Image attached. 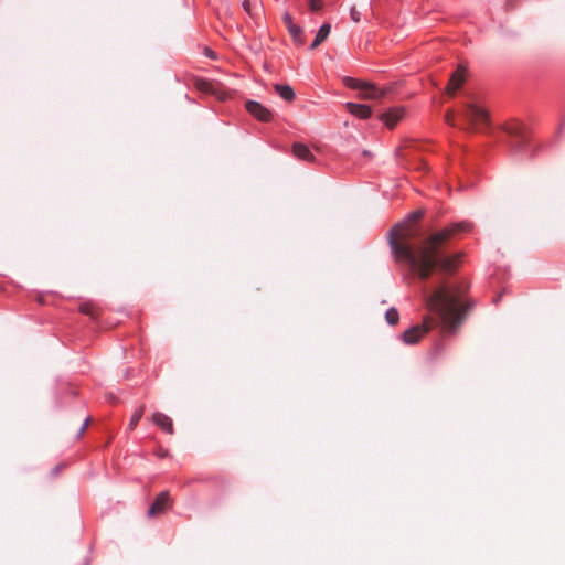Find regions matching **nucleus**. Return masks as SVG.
Wrapping results in <instances>:
<instances>
[{
    "mask_svg": "<svg viewBox=\"0 0 565 565\" xmlns=\"http://www.w3.org/2000/svg\"><path fill=\"white\" fill-rule=\"evenodd\" d=\"M170 505V494L168 491L160 492L154 502L148 510V516H154L161 514L166 511V509Z\"/></svg>",
    "mask_w": 565,
    "mask_h": 565,
    "instance_id": "10",
    "label": "nucleus"
},
{
    "mask_svg": "<svg viewBox=\"0 0 565 565\" xmlns=\"http://www.w3.org/2000/svg\"><path fill=\"white\" fill-rule=\"evenodd\" d=\"M406 109L403 106H394L380 115V120L388 129H394L398 121L405 116Z\"/></svg>",
    "mask_w": 565,
    "mask_h": 565,
    "instance_id": "9",
    "label": "nucleus"
},
{
    "mask_svg": "<svg viewBox=\"0 0 565 565\" xmlns=\"http://www.w3.org/2000/svg\"><path fill=\"white\" fill-rule=\"evenodd\" d=\"M143 413H145V406H140L139 408H137L135 411V413L132 414L131 419H130V422L128 424V429L129 430H132V429H135L137 427V425H138L139 420L141 419Z\"/></svg>",
    "mask_w": 565,
    "mask_h": 565,
    "instance_id": "19",
    "label": "nucleus"
},
{
    "mask_svg": "<svg viewBox=\"0 0 565 565\" xmlns=\"http://www.w3.org/2000/svg\"><path fill=\"white\" fill-rule=\"evenodd\" d=\"M468 68L459 64L457 68L450 75V78L446 86V94L448 96H455V94L463 86L467 81Z\"/></svg>",
    "mask_w": 565,
    "mask_h": 565,
    "instance_id": "7",
    "label": "nucleus"
},
{
    "mask_svg": "<svg viewBox=\"0 0 565 565\" xmlns=\"http://www.w3.org/2000/svg\"><path fill=\"white\" fill-rule=\"evenodd\" d=\"M282 21H284V24L286 25L287 30L289 31L290 29H292L294 26H296L297 24L294 22V19L291 17V14L286 11L284 14H282Z\"/></svg>",
    "mask_w": 565,
    "mask_h": 565,
    "instance_id": "22",
    "label": "nucleus"
},
{
    "mask_svg": "<svg viewBox=\"0 0 565 565\" xmlns=\"http://www.w3.org/2000/svg\"><path fill=\"white\" fill-rule=\"evenodd\" d=\"M424 215V212L422 210H417L415 212H413L408 220L405 222V223H409V224H415L418 220H420Z\"/></svg>",
    "mask_w": 565,
    "mask_h": 565,
    "instance_id": "23",
    "label": "nucleus"
},
{
    "mask_svg": "<svg viewBox=\"0 0 565 565\" xmlns=\"http://www.w3.org/2000/svg\"><path fill=\"white\" fill-rule=\"evenodd\" d=\"M331 32V25L330 23H323L320 29L318 30L315 40L312 41L310 45V50L316 49L319 46L330 34Z\"/></svg>",
    "mask_w": 565,
    "mask_h": 565,
    "instance_id": "16",
    "label": "nucleus"
},
{
    "mask_svg": "<svg viewBox=\"0 0 565 565\" xmlns=\"http://www.w3.org/2000/svg\"><path fill=\"white\" fill-rule=\"evenodd\" d=\"M203 53L206 57L211 58V60H216L217 58V55L215 53V51H213L211 47L209 46H205L204 50H203Z\"/></svg>",
    "mask_w": 565,
    "mask_h": 565,
    "instance_id": "26",
    "label": "nucleus"
},
{
    "mask_svg": "<svg viewBox=\"0 0 565 565\" xmlns=\"http://www.w3.org/2000/svg\"><path fill=\"white\" fill-rule=\"evenodd\" d=\"M463 117L469 124V128L477 130L489 122V113L476 104H468L463 110Z\"/></svg>",
    "mask_w": 565,
    "mask_h": 565,
    "instance_id": "4",
    "label": "nucleus"
},
{
    "mask_svg": "<svg viewBox=\"0 0 565 565\" xmlns=\"http://www.w3.org/2000/svg\"><path fill=\"white\" fill-rule=\"evenodd\" d=\"M471 224L460 222L452 224L439 232L433 233L420 242L414 244L418 232L415 225L409 223L398 224L393 227L390 245L397 262L405 263L419 279L426 281L435 269L451 273L456 267L459 255L445 254L446 243L456 234L469 232Z\"/></svg>",
    "mask_w": 565,
    "mask_h": 565,
    "instance_id": "1",
    "label": "nucleus"
},
{
    "mask_svg": "<svg viewBox=\"0 0 565 565\" xmlns=\"http://www.w3.org/2000/svg\"><path fill=\"white\" fill-rule=\"evenodd\" d=\"M273 88L279 95L280 98L288 103H292L296 99L295 90L288 84H274Z\"/></svg>",
    "mask_w": 565,
    "mask_h": 565,
    "instance_id": "14",
    "label": "nucleus"
},
{
    "mask_svg": "<svg viewBox=\"0 0 565 565\" xmlns=\"http://www.w3.org/2000/svg\"><path fill=\"white\" fill-rule=\"evenodd\" d=\"M79 312L90 317L92 319H97L100 315L99 309L90 302L81 305Z\"/></svg>",
    "mask_w": 565,
    "mask_h": 565,
    "instance_id": "17",
    "label": "nucleus"
},
{
    "mask_svg": "<svg viewBox=\"0 0 565 565\" xmlns=\"http://www.w3.org/2000/svg\"><path fill=\"white\" fill-rule=\"evenodd\" d=\"M323 7V0H309V9L312 12L320 11Z\"/></svg>",
    "mask_w": 565,
    "mask_h": 565,
    "instance_id": "24",
    "label": "nucleus"
},
{
    "mask_svg": "<svg viewBox=\"0 0 565 565\" xmlns=\"http://www.w3.org/2000/svg\"><path fill=\"white\" fill-rule=\"evenodd\" d=\"M167 455H168V451H167V450H164V451H162V452H160V454H159V456H160V457H166Z\"/></svg>",
    "mask_w": 565,
    "mask_h": 565,
    "instance_id": "30",
    "label": "nucleus"
},
{
    "mask_svg": "<svg viewBox=\"0 0 565 565\" xmlns=\"http://www.w3.org/2000/svg\"><path fill=\"white\" fill-rule=\"evenodd\" d=\"M385 319L391 326L397 324L399 320L398 311L395 308H390L385 313Z\"/></svg>",
    "mask_w": 565,
    "mask_h": 565,
    "instance_id": "20",
    "label": "nucleus"
},
{
    "mask_svg": "<svg viewBox=\"0 0 565 565\" xmlns=\"http://www.w3.org/2000/svg\"><path fill=\"white\" fill-rule=\"evenodd\" d=\"M505 131L510 137L527 139V128L520 121H510L505 125Z\"/></svg>",
    "mask_w": 565,
    "mask_h": 565,
    "instance_id": "13",
    "label": "nucleus"
},
{
    "mask_svg": "<svg viewBox=\"0 0 565 565\" xmlns=\"http://www.w3.org/2000/svg\"><path fill=\"white\" fill-rule=\"evenodd\" d=\"M435 324L436 320L430 316H426L422 326H414L403 333V341L406 344L417 343L429 330L435 327Z\"/></svg>",
    "mask_w": 565,
    "mask_h": 565,
    "instance_id": "6",
    "label": "nucleus"
},
{
    "mask_svg": "<svg viewBox=\"0 0 565 565\" xmlns=\"http://www.w3.org/2000/svg\"><path fill=\"white\" fill-rule=\"evenodd\" d=\"M348 86L353 89H359L362 93V89L366 87V82L359 81L355 78H348Z\"/></svg>",
    "mask_w": 565,
    "mask_h": 565,
    "instance_id": "21",
    "label": "nucleus"
},
{
    "mask_svg": "<svg viewBox=\"0 0 565 565\" xmlns=\"http://www.w3.org/2000/svg\"><path fill=\"white\" fill-rule=\"evenodd\" d=\"M193 86L202 94L214 96L217 100L224 102L231 98V92L220 82L210 81L203 77H193Z\"/></svg>",
    "mask_w": 565,
    "mask_h": 565,
    "instance_id": "3",
    "label": "nucleus"
},
{
    "mask_svg": "<svg viewBox=\"0 0 565 565\" xmlns=\"http://www.w3.org/2000/svg\"><path fill=\"white\" fill-rule=\"evenodd\" d=\"M151 420L167 434H174L172 419L168 415L161 412H154L151 416Z\"/></svg>",
    "mask_w": 565,
    "mask_h": 565,
    "instance_id": "11",
    "label": "nucleus"
},
{
    "mask_svg": "<svg viewBox=\"0 0 565 565\" xmlns=\"http://www.w3.org/2000/svg\"><path fill=\"white\" fill-rule=\"evenodd\" d=\"M351 18L354 22H359L360 21V14L359 12H356L354 9H351Z\"/></svg>",
    "mask_w": 565,
    "mask_h": 565,
    "instance_id": "28",
    "label": "nucleus"
},
{
    "mask_svg": "<svg viewBox=\"0 0 565 565\" xmlns=\"http://www.w3.org/2000/svg\"><path fill=\"white\" fill-rule=\"evenodd\" d=\"M291 152L298 159L315 161L317 156L326 153V148L321 143H292Z\"/></svg>",
    "mask_w": 565,
    "mask_h": 565,
    "instance_id": "5",
    "label": "nucleus"
},
{
    "mask_svg": "<svg viewBox=\"0 0 565 565\" xmlns=\"http://www.w3.org/2000/svg\"><path fill=\"white\" fill-rule=\"evenodd\" d=\"M345 107L351 115L360 119H367L372 115V108L364 104L347 103Z\"/></svg>",
    "mask_w": 565,
    "mask_h": 565,
    "instance_id": "12",
    "label": "nucleus"
},
{
    "mask_svg": "<svg viewBox=\"0 0 565 565\" xmlns=\"http://www.w3.org/2000/svg\"><path fill=\"white\" fill-rule=\"evenodd\" d=\"M88 423H89V419H86L85 423L83 424L82 428H81V435L85 431V429L87 428L88 426Z\"/></svg>",
    "mask_w": 565,
    "mask_h": 565,
    "instance_id": "29",
    "label": "nucleus"
},
{
    "mask_svg": "<svg viewBox=\"0 0 565 565\" xmlns=\"http://www.w3.org/2000/svg\"><path fill=\"white\" fill-rule=\"evenodd\" d=\"M288 32H289L290 36L292 38L294 43L297 46H301L305 44V38H303V32H302L301 26L296 25L292 29H290Z\"/></svg>",
    "mask_w": 565,
    "mask_h": 565,
    "instance_id": "18",
    "label": "nucleus"
},
{
    "mask_svg": "<svg viewBox=\"0 0 565 565\" xmlns=\"http://www.w3.org/2000/svg\"><path fill=\"white\" fill-rule=\"evenodd\" d=\"M361 97L363 99H381L385 96V90L377 88L375 85L366 82V87L362 89Z\"/></svg>",
    "mask_w": 565,
    "mask_h": 565,
    "instance_id": "15",
    "label": "nucleus"
},
{
    "mask_svg": "<svg viewBox=\"0 0 565 565\" xmlns=\"http://www.w3.org/2000/svg\"><path fill=\"white\" fill-rule=\"evenodd\" d=\"M425 302L428 310L438 317L444 334L456 333L467 317L468 302H463L459 287L444 284L426 296Z\"/></svg>",
    "mask_w": 565,
    "mask_h": 565,
    "instance_id": "2",
    "label": "nucleus"
},
{
    "mask_svg": "<svg viewBox=\"0 0 565 565\" xmlns=\"http://www.w3.org/2000/svg\"><path fill=\"white\" fill-rule=\"evenodd\" d=\"M242 7L249 17H254L252 0H243Z\"/></svg>",
    "mask_w": 565,
    "mask_h": 565,
    "instance_id": "25",
    "label": "nucleus"
},
{
    "mask_svg": "<svg viewBox=\"0 0 565 565\" xmlns=\"http://www.w3.org/2000/svg\"><path fill=\"white\" fill-rule=\"evenodd\" d=\"M246 111L260 122H270L274 119L273 111L256 100H247L245 103Z\"/></svg>",
    "mask_w": 565,
    "mask_h": 565,
    "instance_id": "8",
    "label": "nucleus"
},
{
    "mask_svg": "<svg viewBox=\"0 0 565 565\" xmlns=\"http://www.w3.org/2000/svg\"><path fill=\"white\" fill-rule=\"evenodd\" d=\"M454 119H455V115L452 111H447L446 113V121L449 124V125H455L454 124Z\"/></svg>",
    "mask_w": 565,
    "mask_h": 565,
    "instance_id": "27",
    "label": "nucleus"
}]
</instances>
